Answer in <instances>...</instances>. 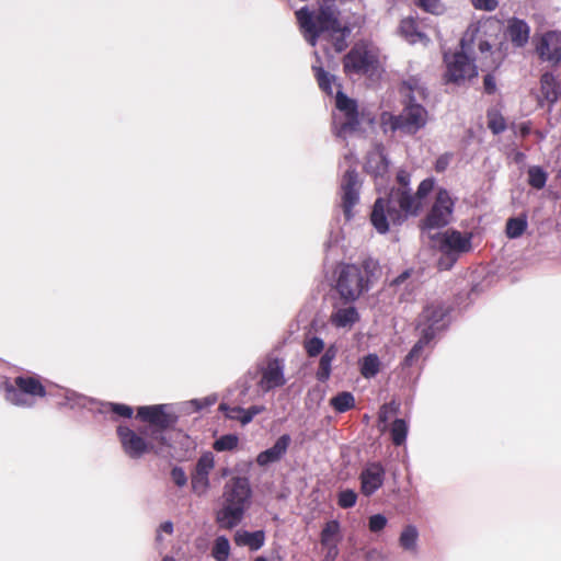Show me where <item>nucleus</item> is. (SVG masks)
I'll return each mask as SVG.
<instances>
[{
  "label": "nucleus",
  "instance_id": "nucleus-1",
  "mask_svg": "<svg viewBox=\"0 0 561 561\" xmlns=\"http://www.w3.org/2000/svg\"><path fill=\"white\" fill-rule=\"evenodd\" d=\"M411 175L405 170L397 173L398 187H392L386 197H378L373 206L370 221L379 233H386L390 224H402L408 213L415 209L417 199L410 188Z\"/></svg>",
  "mask_w": 561,
  "mask_h": 561
},
{
  "label": "nucleus",
  "instance_id": "nucleus-2",
  "mask_svg": "<svg viewBox=\"0 0 561 561\" xmlns=\"http://www.w3.org/2000/svg\"><path fill=\"white\" fill-rule=\"evenodd\" d=\"M252 489L248 478L233 477L224 485L222 504L216 512V523L222 529H232L243 519L251 505Z\"/></svg>",
  "mask_w": 561,
  "mask_h": 561
},
{
  "label": "nucleus",
  "instance_id": "nucleus-3",
  "mask_svg": "<svg viewBox=\"0 0 561 561\" xmlns=\"http://www.w3.org/2000/svg\"><path fill=\"white\" fill-rule=\"evenodd\" d=\"M378 273L379 264L370 257L364 260L362 265H341L336 271V291L345 302H353L369 290Z\"/></svg>",
  "mask_w": 561,
  "mask_h": 561
},
{
  "label": "nucleus",
  "instance_id": "nucleus-4",
  "mask_svg": "<svg viewBox=\"0 0 561 561\" xmlns=\"http://www.w3.org/2000/svg\"><path fill=\"white\" fill-rule=\"evenodd\" d=\"M427 239L431 247L442 253L438 261L440 270H449L461 254L468 253L472 249L471 234H463L458 230L448 229L444 232L435 231L430 233Z\"/></svg>",
  "mask_w": 561,
  "mask_h": 561
},
{
  "label": "nucleus",
  "instance_id": "nucleus-5",
  "mask_svg": "<svg viewBox=\"0 0 561 561\" xmlns=\"http://www.w3.org/2000/svg\"><path fill=\"white\" fill-rule=\"evenodd\" d=\"M244 389L242 393H245L251 380H256V386L260 392L263 394L286 385L287 379L285 377V363L284 359L277 357H266L263 360L256 363L254 367H251L244 375Z\"/></svg>",
  "mask_w": 561,
  "mask_h": 561
},
{
  "label": "nucleus",
  "instance_id": "nucleus-6",
  "mask_svg": "<svg viewBox=\"0 0 561 561\" xmlns=\"http://www.w3.org/2000/svg\"><path fill=\"white\" fill-rule=\"evenodd\" d=\"M427 118L428 112L421 103H403L400 114L383 113L381 125L385 133L399 130L404 135H414L425 127Z\"/></svg>",
  "mask_w": 561,
  "mask_h": 561
},
{
  "label": "nucleus",
  "instance_id": "nucleus-7",
  "mask_svg": "<svg viewBox=\"0 0 561 561\" xmlns=\"http://www.w3.org/2000/svg\"><path fill=\"white\" fill-rule=\"evenodd\" d=\"M450 308L440 300L427 302L416 319L415 330L434 342L449 325Z\"/></svg>",
  "mask_w": 561,
  "mask_h": 561
},
{
  "label": "nucleus",
  "instance_id": "nucleus-8",
  "mask_svg": "<svg viewBox=\"0 0 561 561\" xmlns=\"http://www.w3.org/2000/svg\"><path fill=\"white\" fill-rule=\"evenodd\" d=\"M46 394L45 387L33 376H18L13 383L5 386L7 401L23 409L34 408L37 399Z\"/></svg>",
  "mask_w": 561,
  "mask_h": 561
},
{
  "label": "nucleus",
  "instance_id": "nucleus-9",
  "mask_svg": "<svg viewBox=\"0 0 561 561\" xmlns=\"http://www.w3.org/2000/svg\"><path fill=\"white\" fill-rule=\"evenodd\" d=\"M343 67L348 76H373L379 67L377 49L365 43L355 44L344 56Z\"/></svg>",
  "mask_w": 561,
  "mask_h": 561
},
{
  "label": "nucleus",
  "instance_id": "nucleus-10",
  "mask_svg": "<svg viewBox=\"0 0 561 561\" xmlns=\"http://www.w3.org/2000/svg\"><path fill=\"white\" fill-rule=\"evenodd\" d=\"M123 451L130 459H139L144 455L156 450V438L149 434V426H142L138 431H134L126 425H119L116 430Z\"/></svg>",
  "mask_w": 561,
  "mask_h": 561
},
{
  "label": "nucleus",
  "instance_id": "nucleus-11",
  "mask_svg": "<svg viewBox=\"0 0 561 561\" xmlns=\"http://www.w3.org/2000/svg\"><path fill=\"white\" fill-rule=\"evenodd\" d=\"M454 210V202L446 190L440 188L437 194L435 202L427 214L423 227V238L430 237V233H434L436 229L443 228L450 222V218Z\"/></svg>",
  "mask_w": 561,
  "mask_h": 561
},
{
  "label": "nucleus",
  "instance_id": "nucleus-12",
  "mask_svg": "<svg viewBox=\"0 0 561 561\" xmlns=\"http://www.w3.org/2000/svg\"><path fill=\"white\" fill-rule=\"evenodd\" d=\"M165 408L164 404H156L139 407L137 410V416L148 423L149 434L161 445H167L164 430L175 422L174 416L165 412Z\"/></svg>",
  "mask_w": 561,
  "mask_h": 561
},
{
  "label": "nucleus",
  "instance_id": "nucleus-13",
  "mask_svg": "<svg viewBox=\"0 0 561 561\" xmlns=\"http://www.w3.org/2000/svg\"><path fill=\"white\" fill-rule=\"evenodd\" d=\"M335 105L340 115L334 116L336 135L344 137L348 133H354L359 126L356 102L346 96L341 90H337Z\"/></svg>",
  "mask_w": 561,
  "mask_h": 561
},
{
  "label": "nucleus",
  "instance_id": "nucleus-14",
  "mask_svg": "<svg viewBox=\"0 0 561 561\" xmlns=\"http://www.w3.org/2000/svg\"><path fill=\"white\" fill-rule=\"evenodd\" d=\"M461 51L454 54H445L444 60L446 62L447 71L446 77L450 82L459 83L463 80L471 79L478 75L477 66L473 60L465 54L466 37L460 42Z\"/></svg>",
  "mask_w": 561,
  "mask_h": 561
},
{
  "label": "nucleus",
  "instance_id": "nucleus-15",
  "mask_svg": "<svg viewBox=\"0 0 561 561\" xmlns=\"http://www.w3.org/2000/svg\"><path fill=\"white\" fill-rule=\"evenodd\" d=\"M341 207L346 220L353 218V207L359 202L360 183L355 168L351 167L345 171L341 180Z\"/></svg>",
  "mask_w": 561,
  "mask_h": 561
},
{
  "label": "nucleus",
  "instance_id": "nucleus-16",
  "mask_svg": "<svg viewBox=\"0 0 561 561\" xmlns=\"http://www.w3.org/2000/svg\"><path fill=\"white\" fill-rule=\"evenodd\" d=\"M386 469L378 462H368L359 474L360 492L369 497L378 491L385 482Z\"/></svg>",
  "mask_w": 561,
  "mask_h": 561
},
{
  "label": "nucleus",
  "instance_id": "nucleus-17",
  "mask_svg": "<svg viewBox=\"0 0 561 561\" xmlns=\"http://www.w3.org/2000/svg\"><path fill=\"white\" fill-rule=\"evenodd\" d=\"M540 59L558 64L561 61V37L556 32L545 33L536 45Z\"/></svg>",
  "mask_w": 561,
  "mask_h": 561
},
{
  "label": "nucleus",
  "instance_id": "nucleus-18",
  "mask_svg": "<svg viewBox=\"0 0 561 561\" xmlns=\"http://www.w3.org/2000/svg\"><path fill=\"white\" fill-rule=\"evenodd\" d=\"M365 170L376 180H382L388 174L389 161L385 153V148L381 144H376L374 148L368 152Z\"/></svg>",
  "mask_w": 561,
  "mask_h": 561
},
{
  "label": "nucleus",
  "instance_id": "nucleus-19",
  "mask_svg": "<svg viewBox=\"0 0 561 561\" xmlns=\"http://www.w3.org/2000/svg\"><path fill=\"white\" fill-rule=\"evenodd\" d=\"M291 443V437L288 434L279 436L274 445L256 456V463L260 467H266L271 463L279 461L287 453Z\"/></svg>",
  "mask_w": 561,
  "mask_h": 561
},
{
  "label": "nucleus",
  "instance_id": "nucleus-20",
  "mask_svg": "<svg viewBox=\"0 0 561 561\" xmlns=\"http://www.w3.org/2000/svg\"><path fill=\"white\" fill-rule=\"evenodd\" d=\"M403 103H421L427 98V89L417 77H410L400 87Z\"/></svg>",
  "mask_w": 561,
  "mask_h": 561
},
{
  "label": "nucleus",
  "instance_id": "nucleus-21",
  "mask_svg": "<svg viewBox=\"0 0 561 561\" xmlns=\"http://www.w3.org/2000/svg\"><path fill=\"white\" fill-rule=\"evenodd\" d=\"M420 533L415 525H405L399 535V547L410 554H417Z\"/></svg>",
  "mask_w": 561,
  "mask_h": 561
},
{
  "label": "nucleus",
  "instance_id": "nucleus-22",
  "mask_svg": "<svg viewBox=\"0 0 561 561\" xmlns=\"http://www.w3.org/2000/svg\"><path fill=\"white\" fill-rule=\"evenodd\" d=\"M234 542L238 546L249 547L250 550L256 551L263 547L265 534L263 530L248 531L240 529L234 534Z\"/></svg>",
  "mask_w": 561,
  "mask_h": 561
},
{
  "label": "nucleus",
  "instance_id": "nucleus-23",
  "mask_svg": "<svg viewBox=\"0 0 561 561\" xmlns=\"http://www.w3.org/2000/svg\"><path fill=\"white\" fill-rule=\"evenodd\" d=\"M400 34L410 44H423L427 45L430 42L426 34L421 32L416 25V22L412 18L403 19L399 26Z\"/></svg>",
  "mask_w": 561,
  "mask_h": 561
},
{
  "label": "nucleus",
  "instance_id": "nucleus-24",
  "mask_svg": "<svg viewBox=\"0 0 561 561\" xmlns=\"http://www.w3.org/2000/svg\"><path fill=\"white\" fill-rule=\"evenodd\" d=\"M359 316L354 306L335 307L330 316V320L336 328H347L353 325Z\"/></svg>",
  "mask_w": 561,
  "mask_h": 561
},
{
  "label": "nucleus",
  "instance_id": "nucleus-25",
  "mask_svg": "<svg viewBox=\"0 0 561 561\" xmlns=\"http://www.w3.org/2000/svg\"><path fill=\"white\" fill-rule=\"evenodd\" d=\"M96 411L104 415L111 414L113 421L117 417L130 419L134 413L133 408L127 404L107 401H99Z\"/></svg>",
  "mask_w": 561,
  "mask_h": 561
},
{
  "label": "nucleus",
  "instance_id": "nucleus-26",
  "mask_svg": "<svg viewBox=\"0 0 561 561\" xmlns=\"http://www.w3.org/2000/svg\"><path fill=\"white\" fill-rule=\"evenodd\" d=\"M337 355V347L334 344L328 346L320 357L319 367L316 373V377L319 381L325 382L330 376L332 370V362L335 359Z\"/></svg>",
  "mask_w": 561,
  "mask_h": 561
},
{
  "label": "nucleus",
  "instance_id": "nucleus-27",
  "mask_svg": "<svg viewBox=\"0 0 561 561\" xmlns=\"http://www.w3.org/2000/svg\"><path fill=\"white\" fill-rule=\"evenodd\" d=\"M342 540L341 525L337 520H329L320 533V543L323 546H339Z\"/></svg>",
  "mask_w": 561,
  "mask_h": 561
},
{
  "label": "nucleus",
  "instance_id": "nucleus-28",
  "mask_svg": "<svg viewBox=\"0 0 561 561\" xmlns=\"http://www.w3.org/2000/svg\"><path fill=\"white\" fill-rule=\"evenodd\" d=\"M508 35L515 46L523 47L529 38V26L525 21L514 19L510 22Z\"/></svg>",
  "mask_w": 561,
  "mask_h": 561
},
{
  "label": "nucleus",
  "instance_id": "nucleus-29",
  "mask_svg": "<svg viewBox=\"0 0 561 561\" xmlns=\"http://www.w3.org/2000/svg\"><path fill=\"white\" fill-rule=\"evenodd\" d=\"M412 273V270H405L390 283V286L393 287L394 290L403 291L401 299H408L407 295H410L415 288V283L410 280Z\"/></svg>",
  "mask_w": 561,
  "mask_h": 561
},
{
  "label": "nucleus",
  "instance_id": "nucleus-30",
  "mask_svg": "<svg viewBox=\"0 0 561 561\" xmlns=\"http://www.w3.org/2000/svg\"><path fill=\"white\" fill-rule=\"evenodd\" d=\"M541 93L552 105L558 101L557 83L552 73L546 72L540 78Z\"/></svg>",
  "mask_w": 561,
  "mask_h": 561
},
{
  "label": "nucleus",
  "instance_id": "nucleus-31",
  "mask_svg": "<svg viewBox=\"0 0 561 561\" xmlns=\"http://www.w3.org/2000/svg\"><path fill=\"white\" fill-rule=\"evenodd\" d=\"M527 218L525 215L512 217L506 221V236L510 239L519 238L527 229Z\"/></svg>",
  "mask_w": 561,
  "mask_h": 561
},
{
  "label": "nucleus",
  "instance_id": "nucleus-32",
  "mask_svg": "<svg viewBox=\"0 0 561 561\" xmlns=\"http://www.w3.org/2000/svg\"><path fill=\"white\" fill-rule=\"evenodd\" d=\"M65 400H66V403L70 409H76V408H88L89 404H98L99 401L92 399V398H89L84 394H81V393H78L73 390H69L67 389L65 391Z\"/></svg>",
  "mask_w": 561,
  "mask_h": 561
},
{
  "label": "nucleus",
  "instance_id": "nucleus-33",
  "mask_svg": "<svg viewBox=\"0 0 561 561\" xmlns=\"http://www.w3.org/2000/svg\"><path fill=\"white\" fill-rule=\"evenodd\" d=\"M380 370V360L376 354H368L360 363V374L364 378H374Z\"/></svg>",
  "mask_w": 561,
  "mask_h": 561
},
{
  "label": "nucleus",
  "instance_id": "nucleus-34",
  "mask_svg": "<svg viewBox=\"0 0 561 561\" xmlns=\"http://www.w3.org/2000/svg\"><path fill=\"white\" fill-rule=\"evenodd\" d=\"M312 70L314 71V76L317 78L320 89L328 94H332L333 85L335 84L336 81L335 76L327 72L323 68L318 67L316 65L312 66Z\"/></svg>",
  "mask_w": 561,
  "mask_h": 561
},
{
  "label": "nucleus",
  "instance_id": "nucleus-35",
  "mask_svg": "<svg viewBox=\"0 0 561 561\" xmlns=\"http://www.w3.org/2000/svg\"><path fill=\"white\" fill-rule=\"evenodd\" d=\"M230 556V542L226 536H218L211 548V557L216 561H228Z\"/></svg>",
  "mask_w": 561,
  "mask_h": 561
},
{
  "label": "nucleus",
  "instance_id": "nucleus-36",
  "mask_svg": "<svg viewBox=\"0 0 561 561\" xmlns=\"http://www.w3.org/2000/svg\"><path fill=\"white\" fill-rule=\"evenodd\" d=\"M330 404L339 413H344L355 404L354 396L348 391H343L331 398Z\"/></svg>",
  "mask_w": 561,
  "mask_h": 561
},
{
  "label": "nucleus",
  "instance_id": "nucleus-37",
  "mask_svg": "<svg viewBox=\"0 0 561 561\" xmlns=\"http://www.w3.org/2000/svg\"><path fill=\"white\" fill-rule=\"evenodd\" d=\"M527 173L528 183L531 187L536 190H541L545 187L548 175L541 167L533 165L528 169Z\"/></svg>",
  "mask_w": 561,
  "mask_h": 561
},
{
  "label": "nucleus",
  "instance_id": "nucleus-38",
  "mask_svg": "<svg viewBox=\"0 0 561 561\" xmlns=\"http://www.w3.org/2000/svg\"><path fill=\"white\" fill-rule=\"evenodd\" d=\"M408 435V424L403 419H396L391 425V438L396 446L402 445Z\"/></svg>",
  "mask_w": 561,
  "mask_h": 561
},
{
  "label": "nucleus",
  "instance_id": "nucleus-39",
  "mask_svg": "<svg viewBox=\"0 0 561 561\" xmlns=\"http://www.w3.org/2000/svg\"><path fill=\"white\" fill-rule=\"evenodd\" d=\"M239 444V437L237 434H226L220 437H218L214 444L213 448L216 451H230L238 447Z\"/></svg>",
  "mask_w": 561,
  "mask_h": 561
},
{
  "label": "nucleus",
  "instance_id": "nucleus-40",
  "mask_svg": "<svg viewBox=\"0 0 561 561\" xmlns=\"http://www.w3.org/2000/svg\"><path fill=\"white\" fill-rule=\"evenodd\" d=\"M192 490L193 492L198 495H205L209 489V477L205 474H199L197 472L192 473L191 479Z\"/></svg>",
  "mask_w": 561,
  "mask_h": 561
},
{
  "label": "nucleus",
  "instance_id": "nucleus-41",
  "mask_svg": "<svg viewBox=\"0 0 561 561\" xmlns=\"http://www.w3.org/2000/svg\"><path fill=\"white\" fill-rule=\"evenodd\" d=\"M488 127L494 135H499L506 129L505 118L497 111H489Z\"/></svg>",
  "mask_w": 561,
  "mask_h": 561
},
{
  "label": "nucleus",
  "instance_id": "nucleus-42",
  "mask_svg": "<svg viewBox=\"0 0 561 561\" xmlns=\"http://www.w3.org/2000/svg\"><path fill=\"white\" fill-rule=\"evenodd\" d=\"M215 467L214 455L209 451L204 453L196 462L194 471L199 474L209 477L210 471Z\"/></svg>",
  "mask_w": 561,
  "mask_h": 561
},
{
  "label": "nucleus",
  "instance_id": "nucleus-43",
  "mask_svg": "<svg viewBox=\"0 0 561 561\" xmlns=\"http://www.w3.org/2000/svg\"><path fill=\"white\" fill-rule=\"evenodd\" d=\"M304 348L309 357H316L325 351L323 340L318 336L306 339Z\"/></svg>",
  "mask_w": 561,
  "mask_h": 561
},
{
  "label": "nucleus",
  "instance_id": "nucleus-44",
  "mask_svg": "<svg viewBox=\"0 0 561 561\" xmlns=\"http://www.w3.org/2000/svg\"><path fill=\"white\" fill-rule=\"evenodd\" d=\"M434 188V180L433 179H425L423 180L419 187L415 195H413L414 198L417 199V203L415 205V209L411 213H408V215H414L416 214L417 209L421 206V201Z\"/></svg>",
  "mask_w": 561,
  "mask_h": 561
},
{
  "label": "nucleus",
  "instance_id": "nucleus-45",
  "mask_svg": "<svg viewBox=\"0 0 561 561\" xmlns=\"http://www.w3.org/2000/svg\"><path fill=\"white\" fill-rule=\"evenodd\" d=\"M357 494L352 489H345L337 494V504L342 508H351L356 504Z\"/></svg>",
  "mask_w": 561,
  "mask_h": 561
},
{
  "label": "nucleus",
  "instance_id": "nucleus-46",
  "mask_svg": "<svg viewBox=\"0 0 561 561\" xmlns=\"http://www.w3.org/2000/svg\"><path fill=\"white\" fill-rule=\"evenodd\" d=\"M387 524L388 519L383 514H374L368 518V528L375 534L382 531Z\"/></svg>",
  "mask_w": 561,
  "mask_h": 561
},
{
  "label": "nucleus",
  "instance_id": "nucleus-47",
  "mask_svg": "<svg viewBox=\"0 0 561 561\" xmlns=\"http://www.w3.org/2000/svg\"><path fill=\"white\" fill-rule=\"evenodd\" d=\"M219 410L224 412L225 416L229 420H236L241 423V419L243 415V408L241 407H230L227 403H220Z\"/></svg>",
  "mask_w": 561,
  "mask_h": 561
},
{
  "label": "nucleus",
  "instance_id": "nucleus-48",
  "mask_svg": "<svg viewBox=\"0 0 561 561\" xmlns=\"http://www.w3.org/2000/svg\"><path fill=\"white\" fill-rule=\"evenodd\" d=\"M417 4L424 9L426 12L432 14H440L443 13V4L439 0H416Z\"/></svg>",
  "mask_w": 561,
  "mask_h": 561
},
{
  "label": "nucleus",
  "instance_id": "nucleus-49",
  "mask_svg": "<svg viewBox=\"0 0 561 561\" xmlns=\"http://www.w3.org/2000/svg\"><path fill=\"white\" fill-rule=\"evenodd\" d=\"M432 343H433L432 340H430L428 337H426L422 334H419V340L413 345V347L410 350V353L420 359L424 353L425 347L431 346Z\"/></svg>",
  "mask_w": 561,
  "mask_h": 561
},
{
  "label": "nucleus",
  "instance_id": "nucleus-50",
  "mask_svg": "<svg viewBox=\"0 0 561 561\" xmlns=\"http://www.w3.org/2000/svg\"><path fill=\"white\" fill-rule=\"evenodd\" d=\"M265 411V407L264 405H252L250 407L249 409H243V415H242V419H241V424L244 426V425H248L249 423L252 422V420L254 419L255 415L262 413Z\"/></svg>",
  "mask_w": 561,
  "mask_h": 561
},
{
  "label": "nucleus",
  "instance_id": "nucleus-51",
  "mask_svg": "<svg viewBox=\"0 0 561 561\" xmlns=\"http://www.w3.org/2000/svg\"><path fill=\"white\" fill-rule=\"evenodd\" d=\"M171 479L179 488H183L187 483V477L185 471L183 470V468L178 466L172 468Z\"/></svg>",
  "mask_w": 561,
  "mask_h": 561
},
{
  "label": "nucleus",
  "instance_id": "nucleus-52",
  "mask_svg": "<svg viewBox=\"0 0 561 561\" xmlns=\"http://www.w3.org/2000/svg\"><path fill=\"white\" fill-rule=\"evenodd\" d=\"M471 4L477 10L493 11L497 8V0H471Z\"/></svg>",
  "mask_w": 561,
  "mask_h": 561
},
{
  "label": "nucleus",
  "instance_id": "nucleus-53",
  "mask_svg": "<svg viewBox=\"0 0 561 561\" xmlns=\"http://www.w3.org/2000/svg\"><path fill=\"white\" fill-rule=\"evenodd\" d=\"M322 551L323 558L321 561H334L340 553L339 546H323Z\"/></svg>",
  "mask_w": 561,
  "mask_h": 561
},
{
  "label": "nucleus",
  "instance_id": "nucleus-54",
  "mask_svg": "<svg viewBox=\"0 0 561 561\" xmlns=\"http://www.w3.org/2000/svg\"><path fill=\"white\" fill-rule=\"evenodd\" d=\"M365 561H385V556L377 548H370L364 552Z\"/></svg>",
  "mask_w": 561,
  "mask_h": 561
},
{
  "label": "nucleus",
  "instance_id": "nucleus-55",
  "mask_svg": "<svg viewBox=\"0 0 561 561\" xmlns=\"http://www.w3.org/2000/svg\"><path fill=\"white\" fill-rule=\"evenodd\" d=\"M450 162V156L449 154H443L440 156L437 160H436V163H435V170L437 172H444L448 164Z\"/></svg>",
  "mask_w": 561,
  "mask_h": 561
},
{
  "label": "nucleus",
  "instance_id": "nucleus-56",
  "mask_svg": "<svg viewBox=\"0 0 561 561\" xmlns=\"http://www.w3.org/2000/svg\"><path fill=\"white\" fill-rule=\"evenodd\" d=\"M483 83L486 93L491 94L495 91V80L491 75L484 77Z\"/></svg>",
  "mask_w": 561,
  "mask_h": 561
},
{
  "label": "nucleus",
  "instance_id": "nucleus-57",
  "mask_svg": "<svg viewBox=\"0 0 561 561\" xmlns=\"http://www.w3.org/2000/svg\"><path fill=\"white\" fill-rule=\"evenodd\" d=\"M419 360V358H416V356H414L413 354H411L410 352L405 355V357L403 358L402 360V367L403 368H407V367H412L416 362Z\"/></svg>",
  "mask_w": 561,
  "mask_h": 561
},
{
  "label": "nucleus",
  "instance_id": "nucleus-58",
  "mask_svg": "<svg viewBox=\"0 0 561 561\" xmlns=\"http://www.w3.org/2000/svg\"><path fill=\"white\" fill-rule=\"evenodd\" d=\"M158 530L171 535L173 533V523L170 520L164 522L160 525Z\"/></svg>",
  "mask_w": 561,
  "mask_h": 561
},
{
  "label": "nucleus",
  "instance_id": "nucleus-59",
  "mask_svg": "<svg viewBox=\"0 0 561 561\" xmlns=\"http://www.w3.org/2000/svg\"><path fill=\"white\" fill-rule=\"evenodd\" d=\"M519 133L523 137H526L530 134V127L527 123H523L520 126H519Z\"/></svg>",
  "mask_w": 561,
  "mask_h": 561
},
{
  "label": "nucleus",
  "instance_id": "nucleus-60",
  "mask_svg": "<svg viewBox=\"0 0 561 561\" xmlns=\"http://www.w3.org/2000/svg\"><path fill=\"white\" fill-rule=\"evenodd\" d=\"M479 49H480L481 53L489 51L491 49V45L486 41H481L479 43Z\"/></svg>",
  "mask_w": 561,
  "mask_h": 561
},
{
  "label": "nucleus",
  "instance_id": "nucleus-61",
  "mask_svg": "<svg viewBox=\"0 0 561 561\" xmlns=\"http://www.w3.org/2000/svg\"><path fill=\"white\" fill-rule=\"evenodd\" d=\"M201 400L203 402L204 408L213 405L216 402V398L215 397H206V398H203Z\"/></svg>",
  "mask_w": 561,
  "mask_h": 561
},
{
  "label": "nucleus",
  "instance_id": "nucleus-62",
  "mask_svg": "<svg viewBox=\"0 0 561 561\" xmlns=\"http://www.w3.org/2000/svg\"><path fill=\"white\" fill-rule=\"evenodd\" d=\"M191 404L194 405L195 410L196 411H199L202 409H204V405H203V402L201 399H194L191 401Z\"/></svg>",
  "mask_w": 561,
  "mask_h": 561
},
{
  "label": "nucleus",
  "instance_id": "nucleus-63",
  "mask_svg": "<svg viewBox=\"0 0 561 561\" xmlns=\"http://www.w3.org/2000/svg\"><path fill=\"white\" fill-rule=\"evenodd\" d=\"M162 561H175L172 557H164Z\"/></svg>",
  "mask_w": 561,
  "mask_h": 561
},
{
  "label": "nucleus",
  "instance_id": "nucleus-64",
  "mask_svg": "<svg viewBox=\"0 0 561 561\" xmlns=\"http://www.w3.org/2000/svg\"><path fill=\"white\" fill-rule=\"evenodd\" d=\"M254 561H267L264 557H257Z\"/></svg>",
  "mask_w": 561,
  "mask_h": 561
}]
</instances>
